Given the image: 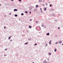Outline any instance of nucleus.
<instances>
[{"label": "nucleus", "instance_id": "obj_13", "mask_svg": "<svg viewBox=\"0 0 63 63\" xmlns=\"http://www.w3.org/2000/svg\"><path fill=\"white\" fill-rule=\"evenodd\" d=\"M28 44V43L27 42L25 43V45H27V44Z\"/></svg>", "mask_w": 63, "mask_h": 63}, {"label": "nucleus", "instance_id": "obj_27", "mask_svg": "<svg viewBox=\"0 0 63 63\" xmlns=\"http://www.w3.org/2000/svg\"><path fill=\"white\" fill-rule=\"evenodd\" d=\"M36 23H37V22H38V21H36Z\"/></svg>", "mask_w": 63, "mask_h": 63}, {"label": "nucleus", "instance_id": "obj_12", "mask_svg": "<svg viewBox=\"0 0 63 63\" xmlns=\"http://www.w3.org/2000/svg\"><path fill=\"white\" fill-rule=\"evenodd\" d=\"M46 5L47 6V3H46Z\"/></svg>", "mask_w": 63, "mask_h": 63}, {"label": "nucleus", "instance_id": "obj_32", "mask_svg": "<svg viewBox=\"0 0 63 63\" xmlns=\"http://www.w3.org/2000/svg\"><path fill=\"white\" fill-rule=\"evenodd\" d=\"M10 41H12V40H10Z\"/></svg>", "mask_w": 63, "mask_h": 63}, {"label": "nucleus", "instance_id": "obj_16", "mask_svg": "<svg viewBox=\"0 0 63 63\" xmlns=\"http://www.w3.org/2000/svg\"><path fill=\"white\" fill-rule=\"evenodd\" d=\"M58 42H57L56 43V44H58Z\"/></svg>", "mask_w": 63, "mask_h": 63}, {"label": "nucleus", "instance_id": "obj_26", "mask_svg": "<svg viewBox=\"0 0 63 63\" xmlns=\"http://www.w3.org/2000/svg\"><path fill=\"white\" fill-rule=\"evenodd\" d=\"M58 29H60V28H59V27H58Z\"/></svg>", "mask_w": 63, "mask_h": 63}, {"label": "nucleus", "instance_id": "obj_36", "mask_svg": "<svg viewBox=\"0 0 63 63\" xmlns=\"http://www.w3.org/2000/svg\"><path fill=\"white\" fill-rule=\"evenodd\" d=\"M12 1H13V0Z\"/></svg>", "mask_w": 63, "mask_h": 63}, {"label": "nucleus", "instance_id": "obj_3", "mask_svg": "<svg viewBox=\"0 0 63 63\" xmlns=\"http://www.w3.org/2000/svg\"><path fill=\"white\" fill-rule=\"evenodd\" d=\"M51 40L50 41H49V44H51Z\"/></svg>", "mask_w": 63, "mask_h": 63}, {"label": "nucleus", "instance_id": "obj_24", "mask_svg": "<svg viewBox=\"0 0 63 63\" xmlns=\"http://www.w3.org/2000/svg\"><path fill=\"white\" fill-rule=\"evenodd\" d=\"M7 49H5V50H7Z\"/></svg>", "mask_w": 63, "mask_h": 63}, {"label": "nucleus", "instance_id": "obj_4", "mask_svg": "<svg viewBox=\"0 0 63 63\" xmlns=\"http://www.w3.org/2000/svg\"><path fill=\"white\" fill-rule=\"evenodd\" d=\"M47 35L48 36H49V33H48L47 34Z\"/></svg>", "mask_w": 63, "mask_h": 63}, {"label": "nucleus", "instance_id": "obj_6", "mask_svg": "<svg viewBox=\"0 0 63 63\" xmlns=\"http://www.w3.org/2000/svg\"><path fill=\"white\" fill-rule=\"evenodd\" d=\"M39 2H42V0H39Z\"/></svg>", "mask_w": 63, "mask_h": 63}, {"label": "nucleus", "instance_id": "obj_1", "mask_svg": "<svg viewBox=\"0 0 63 63\" xmlns=\"http://www.w3.org/2000/svg\"><path fill=\"white\" fill-rule=\"evenodd\" d=\"M36 8H38L39 7V6L38 5H36Z\"/></svg>", "mask_w": 63, "mask_h": 63}, {"label": "nucleus", "instance_id": "obj_17", "mask_svg": "<svg viewBox=\"0 0 63 63\" xmlns=\"http://www.w3.org/2000/svg\"><path fill=\"white\" fill-rule=\"evenodd\" d=\"M52 5V4H50V7H51V5Z\"/></svg>", "mask_w": 63, "mask_h": 63}, {"label": "nucleus", "instance_id": "obj_23", "mask_svg": "<svg viewBox=\"0 0 63 63\" xmlns=\"http://www.w3.org/2000/svg\"><path fill=\"white\" fill-rule=\"evenodd\" d=\"M62 43V42H61V41H60V43Z\"/></svg>", "mask_w": 63, "mask_h": 63}, {"label": "nucleus", "instance_id": "obj_30", "mask_svg": "<svg viewBox=\"0 0 63 63\" xmlns=\"http://www.w3.org/2000/svg\"><path fill=\"white\" fill-rule=\"evenodd\" d=\"M9 15H11V13H10V14H9Z\"/></svg>", "mask_w": 63, "mask_h": 63}, {"label": "nucleus", "instance_id": "obj_5", "mask_svg": "<svg viewBox=\"0 0 63 63\" xmlns=\"http://www.w3.org/2000/svg\"><path fill=\"white\" fill-rule=\"evenodd\" d=\"M29 28H32V27L29 26Z\"/></svg>", "mask_w": 63, "mask_h": 63}, {"label": "nucleus", "instance_id": "obj_18", "mask_svg": "<svg viewBox=\"0 0 63 63\" xmlns=\"http://www.w3.org/2000/svg\"><path fill=\"white\" fill-rule=\"evenodd\" d=\"M37 45V43H36L35 45H34V46H36Z\"/></svg>", "mask_w": 63, "mask_h": 63}, {"label": "nucleus", "instance_id": "obj_19", "mask_svg": "<svg viewBox=\"0 0 63 63\" xmlns=\"http://www.w3.org/2000/svg\"><path fill=\"white\" fill-rule=\"evenodd\" d=\"M49 55H51V53H49Z\"/></svg>", "mask_w": 63, "mask_h": 63}, {"label": "nucleus", "instance_id": "obj_29", "mask_svg": "<svg viewBox=\"0 0 63 63\" xmlns=\"http://www.w3.org/2000/svg\"><path fill=\"white\" fill-rule=\"evenodd\" d=\"M4 28H6V27L5 26L4 27Z\"/></svg>", "mask_w": 63, "mask_h": 63}, {"label": "nucleus", "instance_id": "obj_31", "mask_svg": "<svg viewBox=\"0 0 63 63\" xmlns=\"http://www.w3.org/2000/svg\"><path fill=\"white\" fill-rule=\"evenodd\" d=\"M6 54L4 55V56H6Z\"/></svg>", "mask_w": 63, "mask_h": 63}, {"label": "nucleus", "instance_id": "obj_15", "mask_svg": "<svg viewBox=\"0 0 63 63\" xmlns=\"http://www.w3.org/2000/svg\"><path fill=\"white\" fill-rule=\"evenodd\" d=\"M15 16H17V15H15Z\"/></svg>", "mask_w": 63, "mask_h": 63}, {"label": "nucleus", "instance_id": "obj_25", "mask_svg": "<svg viewBox=\"0 0 63 63\" xmlns=\"http://www.w3.org/2000/svg\"><path fill=\"white\" fill-rule=\"evenodd\" d=\"M29 13H30V14H31V12H29Z\"/></svg>", "mask_w": 63, "mask_h": 63}, {"label": "nucleus", "instance_id": "obj_11", "mask_svg": "<svg viewBox=\"0 0 63 63\" xmlns=\"http://www.w3.org/2000/svg\"><path fill=\"white\" fill-rule=\"evenodd\" d=\"M44 25H42V27H44Z\"/></svg>", "mask_w": 63, "mask_h": 63}, {"label": "nucleus", "instance_id": "obj_35", "mask_svg": "<svg viewBox=\"0 0 63 63\" xmlns=\"http://www.w3.org/2000/svg\"><path fill=\"white\" fill-rule=\"evenodd\" d=\"M34 63V62H33V63Z\"/></svg>", "mask_w": 63, "mask_h": 63}, {"label": "nucleus", "instance_id": "obj_10", "mask_svg": "<svg viewBox=\"0 0 63 63\" xmlns=\"http://www.w3.org/2000/svg\"><path fill=\"white\" fill-rule=\"evenodd\" d=\"M47 44H46L45 45V47H47Z\"/></svg>", "mask_w": 63, "mask_h": 63}, {"label": "nucleus", "instance_id": "obj_21", "mask_svg": "<svg viewBox=\"0 0 63 63\" xmlns=\"http://www.w3.org/2000/svg\"><path fill=\"white\" fill-rule=\"evenodd\" d=\"M42 5H43V6H45V5L44 4H42Z\"/></svg>", "mask_w": 63, "mask_h": 63}, {"label": "nucleus", "instance_id": "obj_33", "mask_svg": "<svg viewBox=\"0 0 63 63\" xmlns=\"http://www.w3.org/2000/svg\"><path fill=\"white\" fill-rule=\"evenodd\" d=\"M40 10H42V8H40Z\"/></svg>", "mask_w": 63, "mask_h": 63}, {"label": "nucleus", "instance_id": "obj_8", "mask_svg": "<svg viewBox=\"0 0 63 63\" xmlns=\"http://www.w3.org/2000/svg\"><path fill=\"white\" fill-rule=\"evenodd\" d=\"M10 37H11V36L9 37L8 38V39H9V40H10V39L11 38Z\"/></svg>", "mask_w": 63, "mask_h": 63}, {"label": "nucleus", "instance_id": "obj_2", "mask_svg": "<svg viewBox=\"0 0 63 63\" xmlns=\"http://www.w3.org/2000/svg\"><path fill=\"white\" fill-rule=\"evenodd\" d=\"M17 10L16 9H14V11H17Z\"/></svg>", "mask_w": 63, "mask_h": 63}, {"label": "nucleus", "instance_id": "obj_28", "mask_svg": "<svg viewBox=\"0 0 63 63\" xmlns=\"http://www.w3.org/2000/svg\"><path fill=\"white\" fill-rule=\"evenodd\" d=\"M30 21H32V19H30Z\"/></svg>", "mask_w": 63, "mask_h": 63}, {"label": "nucleus", "instance_id": "obj_34", "mask_svg": "<svg viewBox=\"0 0 63 63\" xmlns=\"http://www.w3.org/2000/svg\"><path fill=\"white\" fill-rule=\"evenodd\" d=\"M0 6H1V4H0Z\"/></svg>", "mask_w": 63, "mask_h": 63}, {"label": "nucleus", "instance_id": "obj_22", "mask_svg": "<svg viewBox=\"0 0 63 63\" xmlns=\"http://www.w3.org/2000/svg\"><path fill=\"white\" fill-rule=\"evenodd\" d=\"M19 0V1H20V2H21V0Z\"/></svg>", "mask_w": 63, "mask_h": 63}, {"label": "nucleus", "instance_id": "obj_20", "mask_svg": "<svg viewBox=\"0 0 63 63\" xmlns=\"http://www.w3.org/2000/svg\"><path fill=\"white\" fill-rule=\"evenodd\" d=\"M21 15H23V13H21Z\"/></svg>", "mask_w": 63, "mask_h": 63}, {"label": "nucleus", "instance_id": "obj_14", "mask_svg": "<svg viewBox=\"0 0 63 63\" xmlns=\"http://www.w3.org/2000/svg\"><path fill=\"white\" fill-rule=\"evenodd\" d=\"M25 13H26V14H27V13L28 12L27 11H25Z\"/></svg>", "mask_w": 63, "mask_h": 63}, {"label": "nucleus", "instance_id": "obj_9", "mask_svg": "<svg viewBox=\"0 0 63 63\" xmlns=\"http://www.w3.org/2000/svg\"><path fill=\"white\" fill-rule=\"evenodd\" d=\"M56 51H57L56 50V49H55V50H54V51H55V52H56Z\"/></svg>", "mask_w": 63, "mask_h": 63}, {"label": "nucleus", "instance_id": "obj_7", "mask_svg": "<svg viewBox=\"0 0 63 63\" xmlns=\"http://www.w3.org/2000/svg\"><path fill=\"white\" fill-rule=\"evenodd\" d=\"M47 10V8H44V10L45 11H46Z\"/></svg>", "mask_w": 63, "mask_h": 63}]
</instances>
